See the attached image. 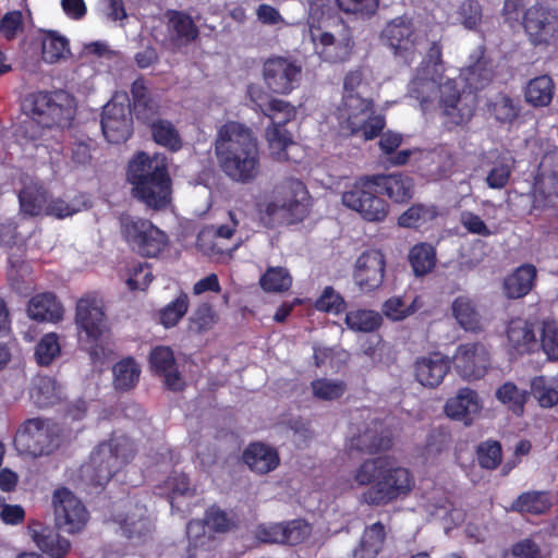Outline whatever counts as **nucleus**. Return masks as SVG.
Masks as SVG:
<instances>
[{
  "label": "nucleus",
  "mask_w": 558,
  "mask_h": 558,
  "mask_svg": "<svg viewBox=\"0 0 558 558\" xmlns=\"http://www.w3.org/2000/svg\"><path fill=\"white\" fill-rule=\"evenodd\" d=\"M154 276L148 264L136 262L129 268L125 283L130 291L145 290L153 281Z\"/></svg>",
  "instance_id": "obj_61"
},
{
  "label": "nucleus",
  "mask_w": 558,
  "mask_h": 558,
  "mask_svg": "<svg viewBox=\"0 0 558 558\" xmlns=\"http://www.w3.org/2000/svg\"><path fill=\"white\" fill-rule=\"evenodd\" d=\"M206 519H192L186 524V535L189 538L187 557L198 558L202 553L210 551L214 538L206 534Z\"/></svg>",
  "instance_id": "obj_42"
},
{
  "label": "nucleus",
  "mask_w": 558,
  "mask_h": 558,
  "mask_svg": "<svg viewBox=\"0 0 558 558\" xmlns=\"http://www.w3.org/2000/svg\"><path fill=\"white\" fill-rule=\"evenodd\" d=\"M120 231L128 245L143 257H158L169 244L168 234L145 218L121 216Z\"/></svg>",
  "instance_id": "obj_7"
},
{
  "label": "nucleus",
  "mask_w": 558,
  "mask_h": 558,
  "mask_svg": "<svg viewBox=\"0 0 558 558\" xmlns=\"http://www.w3.org/2000/svg\"><path fill=\"white\" fill-rule=\"evenodd\" d=\"M374 101L360 94L343 95L338 108L340 129L348 136H360L372 141L379 136L386 126V119L375 114Z\"/></svg>",
  "instance_id": "obj_5"
},
{
  "label": "nucleus",
  "mask_w": 558,
  "mask_h": 558,
  "mask_svg": "<svg viewBox=\"0 0 558 558\" xmlns=\"http://www.w3.org/2000/svg\"><path fill=\"white\" fill-rule=\"evenodd\" d=\"M279 57L269 58L264 63L263 77L264 86L251 84L247 94L251 100L258 107L262 113L270 119L265 136L269 145L279 143V123L275 122L274 116L279 111L278 87L279 82Z\"/></svg>",
  "instance_id": "obj_9"
},
{
  "label": "nucleus",
  "mask_w": 558,
  "mask_h": 558,
  "mask_svg": "<svg viewBox=\"0 0 558 558\" xmlns=\"http://www.w3.org/2000/svg\"><path fill=\"white\" fill-rule=\"evenodd\" d=\"M148 362L153 374L163 378L168 390L181 391L183 389L184 383L170 347H154L150 350Z\"/></svg>",
  "instance_id": "obj_23"
},
{
  "label": "nucleus",
  "mask_w": 558,
  "mask_h": 558,
  "mask_svg": "<svg viewBox=\"0 0 558 558\" xmlns=\"http://www.w3.org/2000/svg\"><path fill=\"white\" fill-rule=\"evenodd\" d=\"M450 369L447 356L439 352H433L426 356H420L414 363L416 380L424 387L435 388L439 386Z\"/></svg>",
  "instance_id": "obj_27"
},
{
  "label": "nucleus",
  "mask_w": 558,
  "mask_h": 558,
  "mask_svg": "<svg viewBox=\"0 0 558 558\" xmlns=\"http://www.w3.org/2000/svg\"><path fill=\"white\" fill-rule=\"evenodd\" d=\"M453 363L461 377L473 380L484 377L490 364L487 348L481 342L462 343L457 348Z\"/></svg>",
  "instance_id": "obj_20"
},
{
  "label": "nucleus",
  "mask_w": 558,
  "mask_h": 558,
  "mask_svg": "<svg viewBox=\"0 0 558 558\" xmlns=\"http://www.w3.org/2000/svg\"><path fill=\"white\" fill-rule=\"evenodd\" d=\"M532 197L534 209L555 208L558 201V173L539 171L533 183Z\"/></svg>",
  "instance_id": "obj_31"
},
{
  "label": "nucleus",
  "mask_w": 558,
  "mask_h": 558,
  "mask_svg": "<svg viewBox=\"0 0 558 558\" xmlns=\"http://www.w3.org/2000/svg\"><path fill=\"white\" fill-rule=\"evenodd\" d=\"M512 162L506 157L498 156L493 161L490 169L487 172L485 182L489 189L501 190L509 183L512 173Z\"/></svg>",
  "instance_id": "obj_55"
},
{
  "label": "nucleus",
  "mask_w": 558,
  "mask_h": 558,
  "mask_svg": "<svg viewBox=\"0 0 558 558\" xmlns=\"http://www.w3.org/2000/svg\"><path fill=\"white\" fill-rule=\"evenodd\" d=\"M244 463L254 472L266 474L279 463L277 451L262 442H252L243 451Z\"/></svg>",
  "instance_id": "obj_32"
},
{
  "label": "nucleus",
  "mask_w": 558,
  "mask_h": 558,
  "mask_svg": "<svg viewBox=\"0 0 558 558\" xmlns=\"http://www.w3.org/2000/svg\"><path fill=\"white\" fill-rule=\"evenodd\" d=\"M444 409L448 417L470 426L475 415L480 413L482 404L477 392L464 387L460 388L454 397L446 401Z\"/></svg>",
  "instance_id": "obj_26"
},
{
  "label": "nucleus",
  "mask_w": 558,
  "mask_h": 558,
  "mask_svg": "<svg viewBox=\"0 0 558 558\" xmlns=\"http://www.w3.org/2000/svg\"><path fill=\"white\" fill-rule=\"evenodd\" d=\"M537 269L533 264H522L504 278L502 292L509 300L527 295L535 286Z\"/></svg>",
  "instance_id": "obj_28"
},
{
  "label": "nucleus",
  "mask_w": 558,
  "mask_h": 558,
  "mask_svg": "<svg viewBox=\"0 0 558 558\" xmlns=\"http://www.w3.org/2000/svg\"><path fill=\"white\" fill-rule=\"evenodd\" d=\"M526 396V391L520 390L511 381L505 383L496 391V398L517 415L523 413Z\"/></svg>",
  "instance_id": "obj_56"
},
{
  "label": "nucleus",
  "mask_w": 558,
  "mask_h": 558,
  "mask_svg": "<svg viewBox=\"0 0 558 558\" xmlns=\"http://www.w3.org/2000/svg\"><path fill=\"white\" fill-rule=\"evenodd\" d=\"M338 8L360 17H372L379 8V0H336Z\"/></svg>",
  "instance_id": "obj_60"
},
{
  "label": "nucleus",
  "mask_w": 558,
  "mask_h": 558,
  "mask_svg": "<svg viewBox=\"0 0 558 558\" xmlns=\"http://www.w3.org/2000/svg\"><path fill=\"white\" fill-rule=\"evenodd\" d=\"M190 301L187 294L183 292L180 293L177 299L159 311V323L165 328H172L177 326L187 313Z\"/></svg>",
  "instance_id": "obj_51"
},
{
  "label": "nucleus",
  "mask_w": 558,
  "mask_h": 558,
  "mask_svg": "<svg viewBox=\"0 0 558 558\" xmlns=\"http://www.w3.org/2000/svg\"><path fill=\"white\" fill-rule=\"evenodd\" d=\"M27 313L33 320L56 324L63 318L64 308L54 293L44 292L29 300Z\"/></svg>",
  "instance_id": "obj_30"
},
{
  "label": "nucleus",
  "mask_w": 558,
  "mask_h": 558,
  "mask_svg": "<svg viewBox=\"0 0 558 558\" xmlns=\"http://www.w3.org/2000/svg\"><path fill=\"white\" fill-rule=\"evenodd\" d=\"M442 83H437L433 78L414 77L409 85V94L411 97L420 101L421 107L424 109L425 106L433 101L437 93H439Z\"/></svg>",
  "instance_id": "obj_54"
},
{
  "label": "nucleus",
  "mask_w": 558,
  "mask_h": 558,
  "mask_svg": "<svg viewBox=\"0 0 558 558\" xmlns=\"http://www.w3.org/2000/svg\"><path fill=\"white\" fill-rule=\"evenodd\" d=\"M28 533L36 546L50 558H64L71 549L70 541L56 527L36 521L28 525Z\"/></svg>",
  "instance_id": "obj_25"
},
{
  "label": "nucleus",
  "mask_w": 558,
  "mask_h": 558,
  "mask_svg": "<svg viewBox=\"0 0 558 558\" xmlns=\"http://www.w3.org/2000/svg\"><path fill=\"white\" fill-rule=\"evenodd\" d=\"M303 76V63L281 57V94H289L300 86Z\"/></svg>",
  "instance_id": "obj_59"
},
{
  "label": "nucleus",
  "mask_w": 558,
  "mask_h": 558,
  "mask_svg": "<svg viewBox=\"0 0 558 558\" xmlns=\"http://www.w3.org/2000/svg\"><path fill=\"white\" fill-rule=\"evenodd\" d=\"M522 27L534 47H549L558 41V10L544 3L529 7L522 14Z\"/></svg>",
  "instance_id": "obj_11"
},
{
  "label": "nucleus",
  "mask_w": 558,
  "mask_h": 558,
  "mask_svg": "<svg viewBox=\"0 0 558 558\" xmlns=\"http://www.w3.org/2000/svg\"><path fill=\"white\" fill-rule=\"evenodd\" d=\"M386 257L380 250L364 251L356 259L353 269V280L364 292L377 290L384 282Z\"/></svg>",
  "instance_id": "obj_19"
},
{
  "label": "nucleus",
  "mask_w": 558,
  "mask_h": 558,
  "mask_svg": "<svg viewBox=\"0 0 558 558\" xmlns=\"http://www.w3.org/2000/svg\"><path fill=\"white\" fill-rule=\"evenodd\" d=\"M60 353L59 336L56 332H48L35 345L34 356L39 366H49Z\"/></svg>",
  "instance_id": "obj_50"
},
{
  "label": "nucleus",
  "mask_w": 558,
  "mask_h": 558,
  "mask_svg": "<svg viewBox=\"0 0 558 558\" xmlns=\"http://www.w3.org/2000/svg\"><path fill=\"white\" fill-rule=\"evenodd\" d=\"M345 307L343 298L332 287H326L315 301V308L325 313L340 314L345 311Z\"/></svg>",
  "instance_id": "obj_62"
},
{
  "label": "nucleus",
  "mask_w": 558,
  "mask_h": 558,
  "mask_svg": "<svg viewBox=\"0 0 558 558\" xmlns=\"http://www.w3.org/2000/svg\"><path fill=\"white\" fill-rule=\"evenodd\" d=\"M345 323L350 329L363 332H372L381 325V316L369 310H357L347 314Z\"/></svg>",
  "instance_id": "obj_53"
},
{
  "label": "nucleus",
  "mask_w": 558,
  "mask_h": 558,
  "mask_svg": "<svg viewBox=\"0 0 558 558\" xmlns=\"http://www.w3.org/2000/svg\"><path fill=\"white\" fill-rule=\"evenodd\" d=\"M541 348L548 360H558V326L555 323H544L541 336Z\"/></svg>",
  "instance_id": "obj_64"
},
{
  "label": "nucleus",
  "mask_w": 558,
  "mask_h": 558,
  "mask_svg": "<svg viewBox=\"0 0 558 558\" xmlns=\"http://www.w3.org/2000/svg\"><path fill=\"white\" fill-rule=\"evenodd\" d=\"M214 150L221 171L232 181L250 183L259 172V150L252 130L227 121L217 131Z\"/></svg>",
  "instance_id": "obj_2"
},
{
  "label": "nucleus",
  "mask_w": 558,
  "mask_h": 558,
  "mask_svg": "<svg viewBox=\"0 0 558 558\" xmlns=\"http://www.w3.org/2000/svg\"><path fill=\"white\" fill-rule=\"evenodd\" d=\"M70 52L69 41L65 37L53 31L45 33L41 40V54L47 63H56Z\"/></svg>",
  "instance_id": "obj_48"
},
{
  "label": "nucleus",
  "mask_w": 558,
  "mask_h": 558,
  "mask_svg": "<svg viewBox=\"0 0 558 558\" xmlns=\"http://www.w3.org/2000/svg\"><path fill=\"white\" fill-rule=\"evenodd\" d=\"M494 77V70L492 61L486 58L485 51L482 48L475 61L470 63L466 68V81L475 89L486 87Z\"/></svg>",
  "instance_id": "obj_46"
},
{
  "label": "nucleus",
  "mask_w": 558,
  "mask_h": 558,
  "mask_svg": "<svg viewBox=\"0 0 558 558\" xmlns=\"http://www.w3.org/2000/svg\"><path fill=\"white\" fill-rule=\"evenodd\" d=\"M554 95L555 83L553 78L546 74L531 78L524 88L525 101L535 108L549 106Z\"/></svg>",
  "instance_id": "obj_36"
},
{
  "label": "nucleus",
  "mask_w": 558,
  "mask_h": 558,
  "mask_svg": "<svg viewBox=\"0 0 558 558\" xmlns=\"http://www.w3.org/2000/svg\"><path fill=\"white\" fill-rule=\"evenodd\" d=\"M313 396L324 401L340 399L347 391V384L340 379L317 378L311 383Z\"/></svg>",
  "instance_id": "obj_52"
},
{
  "label": "nucleus",
  "mask_w": 558,
  "mask_h": 558,
  "mask_svg": "<svg viewBox=\"0 0 558 558\" xmlns=\"http://www.w3.org/2000/svg\"><path fill=\"white\" fill-rule=\"evenodd\" d=\"M307 24L311 40L319 58L329 63H341L350 59L354 41L350 27L329 10L311 9Z\"/></svg>",
  "instance_id": "obj_4"
},
{
  "label": "nucleus",
  "mask_w": 558,
  "mask_h": 558,
  "mask_svg": "<svg viewBox=\"0 0 558 558\" xmlns=\"http://www.w3.org/2000/svg\"><path fill=\"white\" fill-rule=\"evenodd\" d=\"M439 106L448 130L469 122L473 116V109L462 105L461 93L458 83L453 78H447L439 88Z\"/></svg>",
  "instance_id": "obj_21"
},
{
  "label": "nucleus",
  "mask_w": 558,
  "mask_h": 558,
  "mask_svg": "<svg viewBox=\"0 0 558 558\" xmlns=\"http://www.w3.org/2000/svg\"><path fill=\"white\" fill-rule=\"evenodd\" d=\"M392 445L391 430L384 422L378 420H373L366 424L364 429L351 439L352 448L366 454L388 451Z\"/></svg>",
  "instance_id": "obj_22"
},
{
  "label": "nucleus",
  "mask_w": 558,
  "mask_h": 558,
  "mask_svg": "<svg viewBox=\"0 0 558 558\" xmlns=\"http://www.w3.org/2000/svg\"><path fill=\"white\" fill-rule=\"evenodd\" d=\"M380 195L387 196L395 204H407L413 196L415 183L411 175L404 172L371 174Z\"/></svg>",
  "instance_id": "obj_24"
},
{
  "label": "nucleus",
  "mask_w": 558,
  "mask_h": 558,
  "mask_svg": "<svg viewBox=\"0 0 558 558\" xmlns=\"http://www.w3.org/2000/svg\"><path fill=\"white\" fill-rule=\"evenodd\" d=\"M311 206L312 197L303 181L289 178L281 183V223L302 222Z\"/></svg>",
  "instance_id": "obj_17"
},
{
  "label": "nucleus",
  "mask_w": 558,
  "mask_h": 558,
  "mask_svg": "<svg viewBox=\"0 0 558 558\" xmlns=\"http://www.w3.org/2000/svg\"><path fill=\"white\" fill-rule=\"evenodd\" d=\"M109 520L116 523L121 534L129 539H145L154 531V524L146 515L145 507L134 505L130 499L113 504Z\"/></svg>",
  "instance_id": "obj_12"
},
{
  "label": "nucleus",
  "mask_w": 558,
  "mask_h": 558,
  "mask_svg": "<svg viewBox=\"0 0 558 558\" xmlns=\"http://www.w3.org/2000/svg\"><path fill=\"white\" fill-rule=\"evenodd\" d=\"M216 323V313L207 304H201L190 317V328L195 332H204L213 328Z\"/></svg>",
  "instance_id": "obj_63"
},
{
  "label": "nucleus",
  "mask_w": 558,
  "mask_h": 558,
  "mask_svg": "<svg viewBox=\"0 0 558 558\" xmlns=\"http://www.w3.org/2000/svg\"><path fill=\"white\" fill-rule=\"evenodd\" d=\"M52 506L56 525L68 533L82 531L89 518V513L82 502L69 488L60 487L54 490Z\"/></svg>",
  "instance_id": "obj_13"
},
{
  "label": "nucleus",
  "mask_w": 558,
  "mask_h": 558,
  "mask_svg": "<svg viewBox=\"0 0 558 558\" xmlns=\"http://www.w3.org/2000/svg\"><path fill=\"white\" fill-rule=\"evenodd\" d=\"M312 534V525L304 519H295L281 524V544L295 546L304 543Z\"/></svg>",
  "instance_id": "obj_58"
},
{
  "label": "nucleus",
  "mask_w": 558,
  "mask_h": 558,
  "mask_svg": "<svg viewBox=\"0 0 558 558\" xmlns=\"http://www.w3.org/2000/svg\"><path fill=\"white\" fill-rule=\"evenodd\" d=\"M112 375L114 389L120 392H128L137 386L141 367L133 356H126L112 366Z\"/></svg>",
  "instance_id": "obj_35"
},
{
  "label": "nucleus",
  "mask_w": 558,
  "mask_h": 558,
  "mask_svg": "<svg viewBox=\"0 0 558 558\" xmlns=\"http://www.w3.org/2000/svg\"><path fill=\"white\" fill-rule=\"evenodd\" d=\"M381 40L396 57L411 63L417 51L418 34L411 19L398 16L387 23L381 32Z\"/></svg>",
  "instance_id": "obj_14"
},
{
  "label": "nucleus",
  "mask_w": 558,
  "mask_h": 558,
  "mask_svg": "<svg viewBox=\"0 0 558 558\" xmlns=\"http://www.w3.org/2000/svg\"><path fill=\"white\" fill-rule=\"evenodd\" d=\"M154 141L171 151H178L182 147V140L178 130L168 120H157L151 124Z\"/></svg>",
  "instance_id": "obj_49"
},
{
  "label": "nucleus",
  "mask_w": 558,
  "mask_h": 558,
  "mask_svg": "<svg viewBox=\"0 0 558 558\" xmlns=\"http://www.w3.org/2000/svg\"><path fill=\"white\" fill-rule=\"evenodd\" d=\"M341 203L365 222L381 223L390 213V205L380 196L371 174L357 178L348 186L341 194Z\"/></svg>",
  "instance_id": "obj_6"
},
{
  "label": "nucleus",
  "mask_w": 558,
  "mask_h": 558,
  "mask_svg": "<svg viewBox=\"0 0 558 558\" xmlns=\"http://www.w3.org/2000/svg\"><path fill=\"white\" fill-rule=\"evenodd\" d=\"M134 457L128 440L100 444L90 456V482L95 486H105Z\"/></svg>",
  "instance_id": "obj_10"
},
{
  "label": "nucleus",
  "mask_w": 558,
  "mask_h": 558,
  "mask_svg": "<svg viewBox=\"0 0 558 558\" xmlns=\"http://www.w3.org/2000/svg\"><path fill=\"white\" fill-rule=\"evenodd\" d=\"M48 192L39 184L25 185L19 193L21 211L28 217L39 216L47 205Z\"/></svg>",
  "instance_id": "obj_45"
},
{
  "label": "nucleus",
  "mask_w": 558,
  "mask_h": 558,
  "mask_svg": "<svg viewBox=\"0 0 558 558\" xmlns=\"http://www.w3.org/2000/svg\"><path fill=\"white\" fill-rule=\"evenodd\" d=\"M132 109L143 122L150 121L158 113V105L150 96L144 77H137L131 85Z\"/></svg>",
  "instance_id": "obj_33"
},
{
  "label": "nucleus",
  "mask_w": 558,
  "mask_h": 558,
  "mask_svg": "<svg viewBox=\"0 0 558 558\" xmlns=\"http://www.w3.org/2000/svg\"><path fill=\"white\" fill-rule=\"evenodd\" d=\"M126 102H118L117 97L104 106L101 114V130L109 143H125L133 133V119L131 104L126 95Z\"/></svg>",
  "instance_id": "obj_16"
},
{
  "label": "nucleus",
  "mask_w": 558,
  "mask_h": 558,
  "mask_svg": "<svg viewBox=\"0 0 558 558\" xmlns=\"http://www.w3.org/2000/svg\"><path fill=\"white\" fill-rule=\"evenodd\" d=\"M502 446L500 441L488 438L475 447V458L481 469L495 471L502 463Z\"/></svg>",
  "instance_id": "obj_47"
},
{
  "label": "nucleus",
  "mask_w": 558,
  "mask_h": 558,
  "mask_svg": "<svg viewBox=\"0 0 558 558\" xmlns=\"http://www.w3.org/2000/svg\"><path fill=\"white\" fill-rule=\"evenodd\" d=\"M75 324L78 332L85 333L86 340L97 343L106 328L104 301L96 292L84 294L76 302Z\"/></svg>",
  "instance_id": "obj_15"
},
{
  "label": "nucleus",
  "mask_w": 558,
  "mask_h": 558,
  "mask_svg": "<svg viewBox=\"0 0 558 558\" xmlns=\"http://www.w3.org/2000/svg\"><path fill=\"white\" fill-rule=\"evenodd\" d=\"M409 263L415 277H423L433 271L437 263V252L433 244L420 242L409 252Z\"/></svg>",
  "instance_id": "obj_44"
},
{
  "label": "nucleus",
  "mask_w": 558,
  "mask_h": 558,
  "mask_svg": "<svg viewBox=\"0 0 558 558\" xmlns=\"http://www.w3.org/2000/svg\"><path fill=\"white\" fill-rule=\"evenodd\" d=\"M487 110L500 124H512L520 116V101L506 93H498L487 102Z\"/></svg>",
  "instance_id": "obj_39"
},
{
  "label": "nucleus",
  "mask_w": 558,
  "mask_h": 558,
  "mask_svg": "<svg viewBox=\"0 0 558 558\" xmlns=\"http://www.w3.org/2000/svg\"><path fill=\"white\" fill-rule=\"evenodd\" d=\"M166 16L174 33V41L190 44L198 38L199 29L190 14L179 10H168Z\"/></svg>",
  "instance_id": "obj_41"
},
{
  "label": "nucleus",
  "mask_w": 558,
  "mask_h": 558,
  "mask_svg": "<svg viewBox=\"0 0 558 558\" xmlns=\"http://www.w3.org/2000/svg\"><path fill=\"white\" fill-rule=\"evenodd\" d=\"M439 216V209L434 204L416 203L411 205L398 218L402 228L418 229L434 221Z\"/></svg>",
  "instance_id": "obj_43"
},
{
  "label": "nucleus",
  "mask_w": 558,
  "mask_h": 558,
  "mask_svg": "<svg viewBox=\"0 0 558 558\" xmlns=\"http://www.w3.org/2000/svg\"><path fill=\"white\" fill-rule=\"evenodd\" d=\"M195 493L189 475L178 471H172L165 481L155 486V494L165 497L171 504L177 496H194Z\"/></svg>",
  "instance_id": "obj_40"
},
{
  "label": "nucleus",
  "mask_w": 558,
  "mask_h": 558,
  "mask_svg": "<svg viewBox=\"0 0 558 558\" xmlns=\"http://www.w3.org/2000/svg\"><path fill=\"white\" fill-rule=\"evenodd\" d=\"M451 311L453 317L464 330L476 333L483 331L482 317L474 301L470 298L463 295L456 298Z\"/></svg>",
  "instance_id": "obj_37"
},
{
  "label": "nucleus",
  "mask_w": 558,
  "mask_h": 558,
  "mask_svg": "<svg viewBox=\"0 0 558 558\" xmlns=\"http://www.w3.org/2000/svg\"><path fill=\"white\" fill-rule=\"evenodd\" d=\"M551 506L549 494L544 490H531L520 494L509 510L519 513L539 515L546 513Z\"/></svg>",
  "instance_id": "obj_38"
},
{
  "label": "nucleus",
  "mask_w": 558,
  "mask_h": 558,
  "mask_svg": "<svg viewBox=\"0 0 558 558\" xmlns=\"http://www.w3.org/2000/svg\"><path fill=\"white\" fill-rule=\"evenodd\" d=\"M457 17L464 28L477 31L483 22V7L478 0H463L457 9Z\"/></svg>",
  "instance_id": "obj_57"
},
{
  "label": "nucleus",
  "mask_w": 558,
  "mask_h": 558,
  "mask_svg": "<svg viewBox=\"0 0 558 558\" xmlns=\"http://www.w3.org/2000/svg\"><path fill=\"white\" fill-rule=\"evenodd\" d=\"M352 481L357 487H366L361 502L371 507H386L407 499L415 488L413 472L387 457L363 460L353 471Z\"/></svg>",
  "instance_id": "obj_1"
},
{
  "label": "nucleus",
  "mask_w": 558,
  "mask_h": 558,
  "mask_svg": "<svg viewBox=\"0 0 558 558\" xmlns=\"http://www.w3.org/2000/svg\"><path fill=\"white\" fill-rule=\"evenodd\" d=\"M507 339L510 348L521 355L532 353L538 347L534 324L520 317L509 322Z\"/></svg>",
  "instance_id": "obj_29"
},
{
  "label": "nucleus",
  "mask_w": 558,
  "mask_h": 558,
  "mask_svg": "<svg viewBox=\"0 0 558 558\" xmlns=\"http://www.w3.org/2000/svg\"><path fill=\"white\" fill-rule=\"evenodd\" d=\"M126 181L133 197L150 209L162 210L171 203L172 179L165 154L137 151L128 162Z\"/></svg>",
  "instance_id": "obj_3"
},
{
  "label": "nucleus",
  "mask_w": 558,
  "mask_h": 558,
  "mask_svg": "<svg viewBox=\"0 0 558 558\" xmlns=\"http://www.w3.org/2000/svg\"><path fill=\"white\" fill-rule=\"evenodd\" d=\"M61 428L51 418L32 417L19 427L14 442L20 451L32 457L48 456L60 446Z\"/></svg>",
  "instance_id": "obj_8"
},
{
  "label": "nucleus",
  "mask_w": 558,
  "mask_h": 558,
  "mask_svg": "<svg viewBox=\"0 0 558 558\" xmlns=\"http://www.w3.org/2000/svg\"><path fill=\"white\" fill-rule=\"evenodd\" d=\"M61 92H35L25 99V107L34 122L43 129L60 124L66 108L60 102Z\"/></svg>",
  "instance_id": "obj_18"
},
{
  "label": "nucleus",
  "mask_w": 558,
  "mask_h": 558,
  "mask_svg": "<svg viewBox=\"0 0 558 558\" xmlns=\"http://www.w3.org/2000/svg\"><path fill=\"white\" fill-rule=\"evenodd\" d=\"M385 538L386 531L381 522L367 526L359 546L347 558H375L381 550Z\"/></svg>",
  "instance_id": "obj_34"
}]
</instances>
